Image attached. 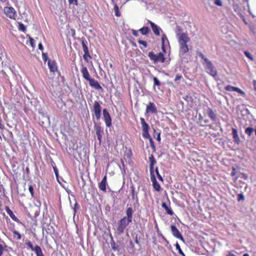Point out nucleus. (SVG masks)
<instances>
[{
  "mask_svg": "<svg viewBox=\"0 0 256 256\" xmlns=\"http://www.w3.org/2000/svg\"><path fill=\"white\" fill-rule=\"evenodd\" d=\"M190 41V38L186 33L182 32L180 36L178 42L180 44L179 54L184 56L188 52V48L187 43Z\"/></svg>",
  "mask_w": 256,
  "mask_h": 256,
  "instance_id": "1",
  "label": "nucleus"
},
{
  "mask_svg": "<svg viewBox=\"0 0 256 256\" xmlns=\"http://www.w3.org/2000/svg\"><path fill=\"white\" fill-rule=\"evenodd\" d=\"M92 111L93 112L92 119L95 118L97 120H99L101 117L102 106L100 102L95 100L94 102V105Z\"/></svg>",
  "mask_w": 256,
  "mask_h": 256,
  "instance_id": "2",
  "label": "nucleus"
},
{
  "mask_svg": "<svg viewBox=\"0 0 256 256\" xmlns=\"http://www.w3.org/2000/svg\"><path fill=\"white\" fill-rule=\"evenodd\" d=\"M148 56L154 64L158 62L164 63L166 60L164 54L161 52H160L157 54H156L153 52H149Z\"/></svg>",
  "mask_w": 256,
  "mask_h": 256,
  "instance_id": "3",
  "label": "nucleus"
},
{
  "mask_svg": "<svg viewBox=\"0 0 256 256\" xmlns=\"http://www.w3.org/2000/svg\"><path fill=\"white\" fill-rule=\"evenodd\" d=\"M131 222L124 217L118 222L117 232L118 234H122L124 232V230Z\"/></svg>",
  "mask_w": 256,
  "mask_h": 256,
  "instance_id": "4",
  "label": "nucleus"
},
{
  "mask_svg": "<svg viewBox=\"0 0 256 256\" xmlns=\"http://www.w3.org/2000/svg\"><path fill=\"white\" fill-rule=\"evenodd\" d=\"M140 124H142V136L144 138H148L150 137V135L149 134V126L148 124L145 122V120L144 118H140Z\"/></svg>",
  "mask_w": 256,
  "mask_h": 256,
  "instance_id": "5",
  "label": "nucleus"
},
{
  "mask_svg": "<svg viewBox=\"0 0 256 256\" xmlns=\"http://www.w3.org/2000/svg\"><path fill=\"white\" fill-rule=\"evenodd\" d=\"M4 12L6 15L12 20H15L16 17V10L12 6H6L4 8Z\"/></svg>",
  "mask_w": 256,
  "mask_h": 256,
  "instance_id": "6",
  "label": "nucleus"
},
{
  "mask_svg": "<svg viewBox=\"0 0 256 256\" xmlns=\"http://www.w3.org/2000/svg\"><path fill=\"white\" fill-rule=\"evenodd\" d=\"M86 44L87 41L86 40V39L84 38H82V45L84 52L83 58L85 61L88 62V58H91L92 57L90 56V55L89 53L88 48Z\"/></svg>",
  "mask_w": 256,
  "mask_h": 256,
  "instance_id": "7",
  "label": "nucleus"
},
{
  "mask_svg": "<svg viewBox=\"0 0 256 256\" xmlns=\"http://www.w3.org/2000/svg\"><path fill=\"white\" fill-rule=\"evenodd\" d=\"M102 114L104 120V121L106 126L108 128H110L112 126V120L110 114H109L108 112L106 110V109L104 108L102 110Z\"/></svg>",
  "mask_w": 256,
  "mask_h": 256,
  "instance_id": "8",
  "label": "nucleus"
},
{
  "mask_svg": "<svg viewBox=\"0 0 256 256\" xmlns=\"http://www.w3.org/2000/svg\"><path fill=\"white\" fill-rule=\"evenodd\" d=\"M94 128L96 130V134L100 143L101 142L102 140V135L104 133V130L100 124H94Z\"/></svg>",
  "mask_w": 256,
  "mask_h": 256,
  "instance_id": "9",
  "label": "nucleus"
},
{
  "mask_svg": "<svg viewBox=\"0 0 256 256\" xmlns=\"http://www.w3.org/2000/svg\"><path fill=\"white\" fill-rule=\"evenodd\" d=\"M171 231L172 235L176 238L184 242V238L177 228L173 224L170 226Z\"/></svg>",
  "mask_w": 256,
  "mask_h": 256,
  "instance_id": "10",
  "label": "nucleus"
},
{
  "mask_svg": "<svg viewBox=\"0 0 256 256\" xmlns=\"http://www.w3.org/2000/svg\"><path fill=\"white\" fill-rule=\"evenodd\" d=\"M158 112L157 108L154 102H149L146 106V113H151L152 114H156Z\"/></svg>",
  "mask_w": 256,
  "mask_h": 256,
  "instance_id": "11",
  "label": "nucleus"
},
{
  "mask_svg": "<svg viewBox=\"0 0 256 256\" xmlns=\"http://www.w3.org/2000/svg\"><path fill=\"white\" fill-rule=\"evenodd\" d=\"M88 82H89V84L91 87L94 88L96 90H103L98 80L91 78Z\"/></svg>",
  "mask_w": 256,
  "mask_h": 256,
  "instance_id": "12",
  "label": "nucleus"
},
{
  "mask_svg": "<svg viewBox=\"0 0 256 256\" xmlns=\"http://www.w3.org/2000/svg\"><path fill=\"white\" fill-rule=\"evenodd\" d=\"M150 179L152 184V186L155 190L160 192L161 190V186L158 182H157L154 174H150Z\"/></svg>",
  "mask_w": 256,
  "mask_h": 256,
  "instance_id": "13",
  "label": "nucleus"
},
{
  "mask_svg": "<svg viewBox=\"0 0 256 256\" xmlns=\"http://www.w3.org/2000/svg\"><path fill=\"white\" fill-rule=\"evenodd\" d=\"M107 176L106 174L102 181L98 183V188L100 190H102L104 192H106V186H107Z\"/></svg>",
  "mask_w": 256,
  "mask_h": 256,
  "instance_id": "14",
  "label": "nucleus"
},
{
  "mask_svg": "<svg viewBox=\"0 0 256 256\" xmlns=\"http://www.w3.org/2000/svg\"><path fill=\"white\" fill-rule=\"evenodd\" d=\"M209 74H210L215 80H218V78L216 68L212 66V64L209 61Z\"/></svg>",
  "mask_w": 256,
  "mask_h": 256,
  "instance_id": "15",
  "label": "nucleus"
},
{
  "mask_svg": "<svg viewBox=\"0 0 256 256\" xmlns=\"http://www.w3.org/2000/svg\"><path fill=\"white\" fill-rule=\"evenodd\" d=\"M80 72L82 74L83 78L86 80L88 81L91 78L90 74L86 66H82Z\"/></svg>",
  "mask_w": 256,
  "mask_h": 256,
  "instance_id": "16",
  "label": "nucleus"
},
{
  "mask_svg": "<svg viewBox=\"0 0 256 256\" xmlns=\"http://www.w3.org/2000/svg\"><path fill=\"white\" fill-rule=\"evenodd\" d=\"M5 210L7 214L9 215V216L13 220L16 222L18 224H22V222L13 213L12 211L9 208L8 206H6Z\"/></svg>",
  "mask_w": 256,
  "mask_h": 256,
  "instance_id": "17",
  "label": "nucleus"
},
{
  "mask_svg": "<svg viewBox=\"0 0 256 256\" xmlns=\"http://www.w3.org/2000/svg\"><path fill=\"white\" fill-rule=\"evenodd\" d=\"M48 64L50 69V70L52 72H54L58 71V66L54 60H49L48 62Z\"/></svg>",
  "mask_w": 256,
  "mask_h": 256,
  "instance_id": "18",
  "label": "nucleus"
},
{
  "mask_svg": "<svg viewBox=\"0 0 256 256\" xmlns=\"http://www.w3.org/2000/svg\"><path fill=\"white\" fill-rule=\"evenodd\" d=\"M149 161L150 162V174H154V165L156 163V160L154 158V156L151 154L150 156L148 158Z\"/></svg>",
  "mask_w": 256,
  "mask_h": 256,
  "instance_id": "19",
  "label": "nucleus"
},
{
  "mask_svg": "<svg viewBox=\"0 0 256 256\" xmlns=\"http://www.w3.org/2000/svg\"><path fill=\"white\" fill-rule=\"evenodd\" d=\"M150 24L151 28H152V30L156 36H160V27H158L157 25L155 24L154 22H152L148 20V21Z\"/></svg>",
  "mask_w": 256,
  "mask_h": 256,
  "instance_id": "20",
  "label": "nucleus"
},
{
  "mask_svg": "<svg viewBox=\"0 0 256 256\" xmlns=\"http://www.w3.org/2000/svg\"><path fill=\"white\" fill-rule=\"evenodd\" d=\"M130 193L132 195V200H133L138 201V192L135 190V187L134 184H132L130 186Z\"/></svg>",
  "mask_w": 256,
  "mask_h": 256,
  "instance_id": "21",
  "label": "nucleus"
},
{
  "mask_svg": "<svg viewBox=\"0 0 256 256\" xmlns=\"http://www.w3.org/2000/svg\"><path fill=\"white\" fill-rule=\"evenodd\" d=\"M133 210L131 207L128 208L126 210V219L130 222H132Z\"/></svg>",
  "mask_w": 256,
  "mask_h": 256,
  "instance_id": "22",
  "label": "nucleus"
},
{
  "mask_svg": "<svg viewBox=\"0 0 256 256\" xmlns=\"http://www.w3.org/2000/svg\"><path fill=\"white\" fill-rule=\"evenodd\" d=\"M162 206L166 210V213L168 214H169L171 216L174 215V212L170 207H168L167 206V204H166V202H162Z\"/></svg>",
  "mask_w": 256,
  "mask_h": 256,
  "instance_id": "23",
  "label": "nucleus"
},
{
  "mask_svg": "<svg viewBox=\"0 0 256 256\" xmlns=\"http://www.w3.org/2000/svg\"><path fill=\"white\" fill-rule=\"evenodd\" d=\"M232 134L234 142L236 144H238L240 142V140L238 134L237 130L233 128L232 129Z\"/></svg>",
  "mask_w": 256,
  "mask_h": 256,
  "instance_id": "24",
  "label": "nucleus"
},
{
  "mask_svg": "<svg viewBox=\"0 0 256 256\" xmlns=\"http://www.w3.org/2000/svg\"><path fill=\"white\" fill-rule=\"evenodd\" d=\"M34 252L36 256H44L40 247L38 246H34Z\"/></svg>",
  "mask_w": 256,
  "mask_h": 256,
  "instance_id": "25",
  "label": "nucleus"
},
{
  "mask_svg": "<svg viewBox=\"0 0 256 256\" xmlns=\"http://www.w3.org/2000/svg\"><path fill=\"white\" fill-rule=\"evenodd\" d=\"M142 35H146L150 32V29L147 26H144L139 30Z\"/></svg>",
  "mask_w": 256,
  "mask_h": 256,
  "instance_id": "26",
  "label": "nucleus"
},
{
  "mask_svg": "<svg viewBox=\"0 0 256 256\" xmlns=\"http://www.w3.org/2000/svg\"><path fill=\"white\" fill-rule=\"evenodd\" d=\"M14 238L17 240H20L22 238V236L16 230L12 231Z\"/></svg>",
  "mask_w": 256,
  "mask_h": 256,
  "instance_id": "27",
  "label": "nucleus"
},
{
  "mask_svg": "<svg viewBox=\"0 0 256 256\" xmlns=\"http://www.w3.org/2000/svg\"><path fill=\"white\" fill-rule=\"evenodd\" d=\"M176 249L178 250V252L179 254H181L182 256H186L184 254L182 251L180 244H178V242H176L175 244Z\"/></svg>",
  "mask_w": 256,
  "mask_h": 256,
  "instance_id": "28",
  "label": "nucleus"
},
{
  "mask_svg": "<svg viewBox=\"0 0 256 256\" xmlns=\"http://www.w3.org/2000/svg\"><path fill=\"white\" fill-rule=\"evenodd\" d=\"M254 130L253 128L251 127H248L246 130L245 132L246 134H247L248 136H250L252 134Z\"/></svg>",
  "mask_w": 256,
  "mask_h": 256,
  "instance_id": "29",
  "label": "nucleus"
},
{
  "mask_svg": "<svg viewBox=\"0 0 256 256\" xmlns=\"http://www.w3.org/2000/svg\"><path fill=\"white\" fill-rule=\"evenodd\" d=\"M209 117L210 118L214 120H216V115L214 113V112L210 109H209Z\"/></svg>",
  "mask_w": 256,
  "mask_h": 256,
  "instance_id": "30",
  "label": "nucleus"
},
{
  "mask_svg": "<svg viewBox=\"0 0 256 256\" xmlns=\"http://www.w3.org/2000/svg\"><path fill=\"white\" fill-rule=\"evenodd\" d=\"M167 40L168 41V40L167 38V37L166 36L165 34H164L162 37V48L164 52H165V48H164V41L165 40Z\"/></svg>",
  "mask_w": 256,
  "mask_h": 256,
  "instance_id": "31",
  "label": "nucleus"
},
{
  "mask_svg": "<svg viewBox=\"0 0 256 256\" xmlns=\"http://www.w3.org/2000/svg\"><path fill=\"white\" fill-rule=\"evenodd\" d=\"M6 247V246L4 244H0V256H2L4 251V248Z\"/></svg>",
  "mask_w": 256,
  "mask_h": 256,
  "instance_id": "32",
  "label": "nucleus"
},
{
  "mask_svg": "<svg viewBox=\"0 0 256 256\" xmlns=\"http://www.w3.org/2000/svg\"><path fill=\"white\" fill-rule=\"evenodd\" d=\"M244 55L248 58L250 60L253 61L254 60V58L252 55L250 54V52L248 51H244Z\"/></svg>",
  "mask_w": 256,
  "mask_h": 256,
  "instance_id": "33",
  "label": "nucleus"
},
{
  "mask_svg": "<svg viewBox=\"0 0 256 256\" xmlns=\"http://www.w3.org/2000/svg\"><path fill=\"white\" fill-rule=\"evenodd\" d=\"M114 10L115 12V14L116 16H120V12L118 10V7L116 4H115L114 6Z\"/></svg>",
  "mask_w": 256,
  "mask_h": 256,
  "instance_id": "34",
  "label": "nucleus"
},
{
  "mask_svg": "<svg viewBox=\"0 0 256 256\" xmlns=\"http://www.w3.org/2000/svg\"><path fill=\"white\" fill-rule=\"evenodd\" d=\"M182 31V28H181V27L180 26H177L176 28V36L178 38L182 34H180Z\"/></svg>",
  "mask_w": 256,
  "mask_h": 256,
  "instance_id": "35",
  "label": "nucleus"
},
{
  "mask_svg": "<svg viewBox=\"0 0 256 256\" xmlns=\"http://www.w3.org/2000/svg\"><path fill=\"white\" fill-rule=\"evenodd\" d=\"M153 80L154 82V86H160V82L158 80L157 78L154 76L153 77Z\"/></svg>",
  "mask_w": 256,
  "mask_h": 256,
  "instance_id": "36",
  "label": "nucleus"
},
{
  "mask_svg": "<svg viewBox=\"0 0 256 256\" xmlns=\"http://www.w3.org/2000/svg\"><path fill=\"white\" fill-rule=\"evenodd\" d=\"M138 42L139 44L142 45L144 48H146L148 46L147 42L146 41L139 40H138Z\"/></svg>",
  "mask_w": 256,
  "mask_h": 256,
  "instance_id": "37",
  "label": "nucleus"
},
{
  "mask_svg": "<svg viewBox=\"0 0 256 256\" xmlns=\"http://www.w3.org/2000/svg\"><path fill=\"white\" fill-rule=\"evenodd\" d=\"M236 88V87H234V86H231L228 85V86H227L225 88V89H226L227 91L234 92V88Z\"/></svg>",
  "mask_w": 256,
  "mask_h": 256,
  "instance_id": "38",
  "label": "nucleus"
},
{
  "mask_svg": "<svg viewBox=\"0 0 256 256\" xmlns=\"http://www.w3.org/2000/svg\"><path fill=\"white\" fill-rule=\"evenodd\" d=\"M156 176H158V179L160 180V181H162V182H163V180H163V178H162V177L161 176V175L160 174V173H159V172H158V168H156Z\"/></svg>",
  "mask_w": 256,
  "mask_h": 256,
  "instance_id": "39",
  "label": "nucleus"
},
{
  "mask_svg": "<svg viewBox=\"0 0 256 256\" xmlns=\"http://www.w3.org/2000/svg\"><path fill=\"white\" fill-rule=\"evenodd\" d=\"M234 92H238V93L242 95L245 94V92L243 90H242L237 87H236V88L234 90Z\"/></svg>",
  "mask_w": 256,
  "mask_h": 256,
  "instance_id": "40",
  "label": "nucleus"
},
{
  "mask_svg": "<svg viewBox=\"0 0 256 256\" xmlns=\"http://www.w3.org/2000/svg\"><path fill=\"white\" fill-rule=\"evenodd\" d=\"M28 190L31 194L32 197H34V188L32 185H30L28 186Z\"/></svg>",
  "mask_w": 256,
  "mask_h": 256,
  "instance_id": "41",
  "label": "nucleus"
},
{
  "mask_svg": "<svg viewBox=\"0 0 256 256\" xmlns=\"http://www.w3.org/2000/svg\"><path fill=\"white\" fill-rule=\"evenodd\" d=\"M30 44L32 46V48H34L35 47V44H34V40L33 38L30 37Z\"/></svg>",
  "mask_w": 256,
  "mask_h": 256,
  "instance_id": "42",
  "label": "nucleus"
},
{
  "mask_svg": "<svg viewBox=\"0 0 256 256\" xmlns=\"http://www.w3.org/2000/svg\"><path fill=\"white\" fill-rule=\"evenodd\" d=\"M18 27H19V30H21L22 31L24 32L26 30V28H25L24 24H22V23L19 24Z\"/></svg>",
  "mask_w": 256,
  "mask_h": 256,
  "instance_id": "43",
  "label": "nucleus"
},
{
  "mask_svg": "<svg viewBox=\"0 0 256 256\" xmlns=\"http://www.w3.org/2000/svg\"><path fill=\"white\" fill-rule=\"evenodd\" d=\"M26 244L30 248L32 249V250H34V246H33V245L32 244V242H28L26 243Z\"/></svg>",
  "mask_w": 256,
  "mask_h": 256,
  "instance_id": "44",
  "label": "nucleus"
},
{
  "mask_svg": "<svg viewBox=\"0 0 256 256\" xmlns=\"http://www.w3.org/2000/svg\"><path fill=\"white\" fill-rule=\"evenodd\" d=\"M214 4L218 6H222V5L221 0H215Z\"/></svg>",
  "mask_w": 256,
  "mask_h": 256,
  "instance_id": "45",
  "label": "nucleus"
},
{
  "mask_svg": "<svg viewBox=\"0 0 256 256\" xmlns=\"http://www.w3.org/2000/svg\"><path fill=\"white\" fill-rule=\"evenodd\" d=\"M182 78V76L181 74H177L176 76V78H174V81L175 82H176L178 81V80L181 79Z\"/></svg>",
  "mask_w": 256,
  "mask_h": 256,
  "instance_id": "46",
  "label": "nucleus"
},
{
  "mask_svg": "<svg viewBox=\"0 0 256 256\" xmlns=\"http://www.w3.org/2000/svg\"><path fill=\"white\" fill-rule=\"evenodd\" d=\"M238 201L244 200V196L242 194H238Z\"/></svg>",
  "mask_w": 256,
  "mask_h": 256,
  "instance_id": "47",
  "label": "nucleus"
},
{
  "mask_svg": "<svg viewBox=\"0 0 256 256\" xmlns=\"http://www.w3.org/2000/svg\"><path fill=\"white\" fill-rule=\"evenodd\" d=\"M68 1L70 4H74L76 5H77V0H68Z\"/></svg>",
  "mask_w": 256,
  "mask_h": 256,
  "instance_id": "48",
  "label": "nucleus"
},
{
  "mask_svg": "<svg viewBox=\"0 0 256 256\" xmlns=\"http://www.w3.org/2000/svg\"><path fill=\"white\" fill-rule=\"evenodd\" d=\"M53 169H54V172L56 175L58 176V170L56 168V164H54Z\"/></svg>",
  "mask_w": 256,
  "mask_h": 256,
  "instance_id": "49",
  "label": "nucleus"
},
{
  "mask_svg": "<svg viewBox=\"0 0 256 256\" xmlns=\"http://www.w3.org/2000/svg\"><path fill=\"white\" fill-rule=\"evenodd\" d=\"M132 34L135 36H138V32L136 30H132Z\"/></svg>",
  "mask_w": 256,
  "mask_h": 256,
  "instance_id": "50",
  "label": "nucleus"
},
{
  "mask_svg": "<svg viewBox=\"0 0 256 256\" xmlns=\"http://www.w3.org/2000/svg\"><path fill=\"white\" fill-rule=\"evenodd\" d=\"M156 140L158 141L159 142H160V132H159L158 134V136H157V138H156Z\"/></svg>",
  "mask_w": 256,
  "mask_h": 256,
  "instance_id": "51",
  "label": "nucleus"
},
{
  "mask_svg": "<svg viewBox=\"0 0 256 256\" xmlns=\"http://www.w3.org/2000/svg\"><path fill=\"white\" fill-rule=\"evenodd\" d=\"M150 139V145L152 147H154V142L150 136L148 138Z\"/></svg>",
  "mask_w": 256,
  "mask_h": 256,
  "instance_id": "52",
  "label": "nucleus"
},
{
  "mask_svg": "<svg viewBox=\"0 0 256 256\" xmlns=\"http://www.w3.org/2000/svg\"><path fill=\"white\" fill-rule=\"evenodd\" d=\"M71 32H72V37H74L76 34L75 30L74 29H71Z\"/></svg>",
  "mask_w": 256,
  "mask_h": 256,
  "instance_id": "53",
  "label": "nucleus"
},
{
  "mask_svg": "<svg viewBox=\"0 0 256 256\" xmlns=\"http://www.w3.org/2000/svg\"><path fill=\"white\" fill-rule=\"evenodd\" d=\"M38 48L40 50H42L43 49H44V48H43V46L41 42H40L39 44H38Z\"/></svg>",
  "mask_w": 256,
  "mask_h": 256,
  "instance_id": "54",
  "label": "nucleus"
},
{
  "mask_svg": "<svg viewBox=\"0 0 256 256\" xmlns=\"http://www.w3.org/2000/svg\"><path fill=\"white\" fill-rule=\"evenodd\" d=\"M42 56H43V59L46 61V57H47V56H46V54H42Z\"/></svg>",
  "mask_w": 256,
  "mask_h": 256,
  "instance_id": "55",
  "label": "nucleus"
},
{
  "mask_svg": "<svg viewBox=\"0 0 256 256\" xmlns=\"http://www.w3.org/2000/svg\"><path fill=\"white\" fill-rule=\"evenodd\" d=\"M253 84H254V88L255 90H256V80H254L253 81Z\"/></svg>",
  "mask_w": 256,
  "mask_h": 256,
  "instance_id": "56",
  "label": "nucleus"
},
{
  "mask_svg": "<svg viewBox=\"0 0 256 256\" xmlns=\"http://www.w3.org/2000/svg\"><path fill=\"white\" fill-rule=\"evenodd\" d=\"M227 256H236L234 254L232 253L231 252H229V253L227 255Z\"/></svg>",
  "mask_w": 256,
  "mask_h": 256,
  "instance_id": "57",
  "label": "nucleus"
},
{
  "mask_svg": "<svg viewBox=\"0 0 256 256\" xmlns=\"http://www.w3.org/2000/svg\"><path fill=\"white\" fill-rule=\"evenodd\" d=\"M235 171H236L235 168H233V169H232V174H232V176H234V175L235 174Z\"/></svg>",
  "mask_w": 256,
  "mask_h": 256,
  "instance_id": "58",
  "label": "nucleus"
},
{
  "mask_svg": "<svg viewBox=\"0 0 256 256\" xmlns=\"http://www.w3.org/2000/svg\"><path fill=\"white\" fill-rule=\"evenodd\" d=\"M135 242L137 244H139L137 236H136V238H135Z\"/></svg>",
  "mask_w": 256,
  "mask_h": 256,
  "instance_id": "59",
  "label": "nucleus"
},
{
  "mask_svg": "<svg viewBox=\"0 0 256 256\" xmlns=\"http://www.w3.org/2000/svg\"><path fill=\"white\" fill-rule=\"evenodd\" d=\"M50 163L52 168H54V164H56L55 162L52 160Z\"/></svg>",
  "mask_w": 256,
  "mask_h": 256,
  "instance_id": "60",
  "label": "nucleus"
},
{
  "mask_svg": "<svg viewBox=\"0 0 256 256\" xmlns=\"http://www.w3.org/2000/svg\"><path fill=\"white\" fill-rule=\"evenodd\" d=\"M130 245L132 246V247H134V244H133L132 242L130 241Z\"/></svg>",
  "mask_w": 256,
  "mask_h": 256,
  "instance_id": "61",
  "label": "nucleus"
},
{
  "mask_svg": "<svg viewBox=\"0 0 256 256\" xmlns=\"http://www.w3.org/2000/svg\"><path fill=\"white\" fill-rule=\"evenodd\" d=\"M243 256H249V254H248L246 253V254H244L243 255Z\"/></svg>",
  "mask_w": 256,
  "mask_h": 256,
  "instance_id": "62",
  "label": "nucleus"
},
{
  "mask_svg": "<svg viewBox=\"0 0 256 256\" xmlns=\"http://www.w3.org/2000/svg\"><path fill=\"white\" fill-rule=\"evenodd\" d=\"M199 56H201L202 58H204V55H203L202 54H200V55H199Z\"/></svg>",
  "mask_w": 256,
  "mask_h": 256,
  "instance_id": "63",
  "label": "nucleus"
},
{
  "mask_svg": "<svg viewBox=\"0 0 256 256\" xmlns=\"http://www.w3.org/2000/svg\"><path fill=\"white\" fill-rule=\"evenodd\" d=\"M7 0H0V1L2 2H4L6 1Z\"/></svg>",
  "mask_w": 256,
  "mask_h": 256,
  "instance_id": "64",
  "label": "nucleus"
}]
</instances>
